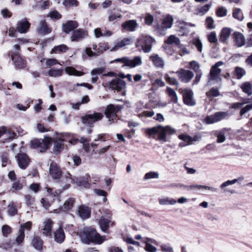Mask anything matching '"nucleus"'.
<instances>
[{"mask_svg": "<svg viewBox=\"0 0 252 252\" xmlns=\"http://www.w3.org/2000/svg\"><path fill=\"white\" fill-rule=\"evenodd\" d=\"M241 88L243 91L247 94L248 95H250L252 94V86L251 84L249 82L243 83L241 86Z\"/></svg>", "mask_w": 252, "mask_h": 252, "instance_id": "44", "label": "nucleus"}, {"mask_svg": "<svg viewBox=\"0 0 252 252\" xmlns=\"http://www.w3.org/2000/svg\"><path fill=\"white\" fill-rule=\"evenodd\" d=\"M65 145L64 140L59 138L53 140V146L52 148V153L56 156L59 155L61 153L64 149Z\"/></svg>", "mask_w": 252, "mask_h": 252, "instance_id": "17", "label": "nucleus"}, {"mask_svg": "<svg viewBox=\"0 0 252 252\" xmlns=\"http://www.w3.org/2000/svg\"><path fill=\"white\" fill-rule=\"evenodd\" d=\"M180 79L184 83L189 82L193 77V73L189 70H185L181 69L177 72Z\"/></svg>", "mask_w": 252, "mask_h": 252, "instance_id": "18", "label": "nucleus"}, {"mask_svg": "<svg viewBox=\"0 0 252 252\" xmlns=\"http://www.w3.org/2000/svg\"><path fill=\"white\" fill-rule=\"evenodd\" d=\"M37 30L39 33L42 34H48L51 32V29L48 27L45 20L40 21Z\"/></svg>", "mask_w": 252, "mask_h": 252, "instance_id": "27", "label": "nucleus"}, {"mask_svg": "<svg viewBox=\"0 0 252 252\" xmlns=\"http://www.w3.org/2000/svg\"><path fill=\"white\" fill-rule=\"evenodd\" d=\"M223 62L219 61L213 65L210 69L209 73V81L211 80H217L219 78L221 70L219 67L223 64Z\"/></svg>", "mask_w": 252, "mask_h": 252, "instance_id": "13", "label": "nucleus"}, {"mask_svg": "<svg viewBox=\"0 0 252 252\" xmlns=\"http://www.w3.org/2000/svg\"><path fill=\"white\" fill-rule=\"evenodd\" d=\"M109 87L112 90H116L118 92H120L125 88L126 83L125 81L121 79L116 78L110 82Z\"/></svg>", "mask_w": 252, "mask_h": 252, "instance_id": "19", "label": "nucleus"}, {"mask_svg": "<svg viewBox=\"0 0 252 252\" xmlns=\"http://www.w3.org/2000/svg\"><path fill=\"white\" fill-rule=\"evenodd\" d=\"M217 142L219 143L223 142L225 140V132L223 130H221L218 132L217 135Z\"/></svg>", "mask_w": 252, "mask_h": 252, "instance_id": "58", "label": "nucleus"}, {"mask_svg": "<svg viewBox=\"0 0 252 252\" xmlns=\"http://www.w3.org/2000/svg\"><path fill=\"white\" fill-rule=\"evenodd\" d=\"M53 223V221L50 219H47L44 221L43 228H41L44 235L49 236L51 235Z\"/></svg>", "mask_w": 252, "mask_h": 252, "instance_id": "24", "label": "nucleus"}, {"mask_svg": "<svg viewBox=\"0 0 252 252\" xmlns=\"http://www.w3.org/2000/svg\"><path fill=\"white\" fill-rule=\"evenodd\" d=\"M32 244L35 249L41 250L42 247L43 241L39 237L34 236L32 241Z\"/></svg>", "mask_w": 252, "mask_h": 252, "instance_id": "42", "label": "nucleus"}, {"mask_svg": "<svg viewBox=\"0 0 252 252\" xmlns=\"http://www.w3.org/2000/svg\"><path fill=\"white\" fill-rule=\"evenodd\" d=\"M235 44L237 47H241L245 43V38L243 34L239 32H235L232 34Z\"/></svg>", "mask_w": 252, "mask_h": 252, "instance_id": "25", "label": "nucleus"}, {"mask_svg": "<svg viewBox=\"0 0 252 252\" xmlns=\"http://www.w3.org/2000/svg\"><path fill=\"white\" fill-rule=\"evenodd\" d=\"M64 71L66 74L69 75H73L75 76H80L84 74L83 72L79 71L75 68L72 66H68L65 67Z\"/></svg>", "mask_w": 252, "mask_h": 252, "instance_id": "37", "label": "nucleus"}, {"mask_svg": "<svg viewBox=\"0 0 252 252\" xmlns=\"http://www.w3.org/2000/svg\"><path fill=\"white\" fill-rule=\"evenodd\" d=\"M75 199L73 198H69L66 200L63 206L60 208L62 211L65 212L71 209L74 204Z\"/></svg>", "mask_w": 252, "mask_h": 252, "instance_id": "41", "label": "nucleus"}, {"mask_svg": "<svg viewBox=\"0 0 252 252\" xmlns=\"http://www.w3.org/2000/svg\"><path fill=\"white\" fill-rule=\"evenodd\" d=\"M208 41L211 43H216L218 41L216 34L215 32H211L207 35Z\"/></svg>", "mask_w": 252, "mask_h": 252, "instance_id": "55", "label": "nucleus"}, {"mask_svg": "<svg viewBox=\"0 0 252 252\" xmlns=\"http://www.w3.org/2000/svg\"><path fill=\"white\" fill-rule=\"evenodd\" d=\"M30 26V23L26 19H24L17 22L16 29L18 32L24 33L28 31Z\"/></svg>", "mask_w": 252, "mask_h": 252, "instance_id": "21", "label": "nucleus"}, {"mask_svg": "<svg viewBox=\"0 0 252 252\" xmlns=\"http://www.w3.org/2000/svg\"><path fill=\"white\" fill-rule=\"evenodd\" d=\"M52 141V139L50 137L44 136L43 140L35 139L31 141V147L36 149L37 151L40 153L45 152Z\"/></svg>", "mask_w": 252, "mask_h": 252, "instance_id": "3", "label": "nucleus"}, {"mask_svg": "<svg viewBox=\"0 0 252 252\" xmlns=\"http://www.w3.org/2000/svg\"><path fill=\"white\" fill-rule=\"evenodd\" d=\"M246 72L244 68L240 67H236L234 71V75L238 79H241L246 75Z\"/></svg>", "mask_w": 252, "mask_h": 252, "instance_id": "47", "label": "nucleus"}, {"mask_svg": "<svg viewBox=\"0 0 252 252\" xmlns=\"http://www.w3.org/2000/svg\"><path fill=\"white\" fill-rule=\"evenodd\" d=\"M80 237L82 242L86 244H101L105 240V236H101L95 229L91 227H84L80 232Z\"/></svg>", "mask_w": 252, "mask_h": 252, "instance_id": "1", "label": "nucleus"}, {"mask_svg": "<svg viewBox=\"0 0 252 252\" xmlns=\"http://www.w3.org/2000/svg\"><path fill=\"white\" fill-rule=\"evenodd\" d=\"M159 203L161 205H168L173 204V199L169 197L160 198L158 200Z\"/></svg>", "mask_w": 252, "mask_h": 252, "instance_id": "51", "label": "nucleus"}, {"mask_svg": "<svg viewBox=\"0 0 252 252\" xmlns=\"http://www.w3.org/2000/svg\"><path fill=\"white\" fill-rule=\"evenodd\" d=\"M154 41V39L151 36L142 35L138 38L136 45L137 47L141 46L144 52L149 53L152 49V44Z\"/></svg>", "mask_w": 252, "mask_h": 252, "instance_id": "6", "label": "nucleus"}, {"mask_svg": "<svg viewBox=\"0 0 252 252\" xmlns=\"http://www.w3.org/2000/svg\"><path fill=\"white\" fill-rule=\"evenodd\" d=\"M244 179V177L241 176L239 177L236 179H234L232 180H228L221 184V185L220 186V188L223 190L224 192H227V190L225 189L226 187H227L228 186L233 185L236 183L241 184Z\"/></svg>", "mask_w": 252, "mask_h": 252, "instance_id": "26", "label": "nucleus"}, {"mask_svg": "<svg viewBox=\"0 0 252 252\" xmlns=\"http://www.w3.org/2000/svg\"><path fill=\"white\" fill-rule=\"evenodd\" d=\"M63 68L57 69L53 67L48 70V74L51 77H58L63 75Z\"/></svg>", "mask_w": 252, "mask_h": 252, "instance_id": "39", "label": "nucleus"}, {"mask_svg": "<svg viewBox=\"0 0 252 252\" xmlns=\"http://www.w3.org/2000/svg\"><path fill=\"white\" fill-rule=\"evenodd\" d=\"M122 15L118 12L116 11H111L108 15V20L109 22L117 21L119 19L121 18Z\"/></svg>", "mask_w": 252, "mask_h": 252, "instance_id": "45", "label": "nucleus"}, {"mask_svg": "<svg viewBox=\"0 0 252 252\" xmlns=\"http://www.w3.org/2000/svg\"><path fill=\"white\" fill-rule=\"evenodd\" d=\"M231 32V30L228 28H224L222 29L220 37L219 38L220 41L223 42L226 41L229 37Z\"/></svg>", "mask_w": 252, "mask_h": 252, "instance_id": "35", "label": "nucleus"}, {"mask_svg": "<svg viewBox=\"0 0 252 252\" xmlns=\"http://www.w3.org/2000/svg\"><path fill=\"white\" fill-rule=\"evenodd\" d=\"M133 42L132 37L125 38L117 42L111 49V51H115L119 48H123L126 46L131 44Z\"/></svg>", "mask_w": 252, "mask_h": 252, "instance_id": "22", "label": "nucleus"}, {"mask_svg": "<svg viewBox=\"0 0 252 252\" xmlns=\"http://www.w3.org/2000/svg\"><path fill=\"white\" fill-rule=\"evenodd\" d=\"M17 209L13 204L8 206L7 213L9 215L12 216L17 214Z\"/></svg>", "mask_w": 252, "mask_h": 252, "instance_id": "64", "label": "nucleus"}, {"mask_svg": "<svg viewBox=\"0 0 252 252\" xmlns=\"http://www.w3.org/2000/svg\"><path fill=\"white\" fill-rule=\"evenodd\" d=\"M150 59L152 61L153 63L157 67L162 68L164 66V63L162 58L159 57L158 55H153L150 57Z\"/></svg>", "mask_w": 252, "mask_h": 252, "instance_id": "33", "label": "nucleus"}, {"mask_svg": "<svg viewBox=\"0 0 252 252\" xmlns=\"http://www.w3.org/2000/svg\"><path fill=\"white\" fill-rule=\"evenodd\" d=\"M88 35V32L83 29H78L73 31L70 39L71 41L78 42Z\"/></svg>", "mask_w": 252, "mask_h": 252, "instance_id": "14", "label": "nucleus"}, {"mask_svg": "<svg viewBox=\"0 0 252 252\" xmlns=\"http://www.w3.org/2000/svg\"><path fill=\"white\" fill-rule=\"evenodd\" d=\"M233 17L239 21H242L244 19L243 14L240 8H235L233 10Z\"/></svg>", "mask_w": 252, "mask_h": 252, "instance_id": "46", "label": "nucleus"}, {"mask_svg": "<svg viewBox=\"0 0 252 252\" xmlns=\"http://www.w3.org/2000/svg\"><path fill=\"white\" fill-rule=\"evenodd\" d=\"M173 131V130L171 126H163L161 125L149 128L146 130V132L150 136L156 138L157 136L158 140L163 142L166 141V136L172 134Z\"/></svg>", "mask_w": 252, "mask_h": 252, "instance_id": "2", "label": "nucleus"}, {"mask_svg": "<svg viewBox=\"0 0 252 252\" xmlns=\"http://www.w3.org/2000/svg\"><path fill=\"white\" fill-rule=\"evenodd\" d=\"M48 16L54 20H58L62 18V15L57 11L54 10L49 12Z\"/></svg>", "mask_w": 252, "mask_h": 252, "instance_id": "53", "label": "nucleus"}, {"mask_svg": "<svg viewBox=\"0 0 252 252\" xmlns=\"http://www.w3.org/2000/svg\"><path fill=\"white\" fill-rule=\"evenodd\" d=\"M104 116L102 113L94 112L81 117L82 122L86 125L92 126L94 123L102 120Z\"/></svg>", "mask_w": 252, "mask_h": 252, "instance_id": "8", "label": "nucleus"}, {"mask_svg": "<svg viewBox=\"0 0 252 252\" xmlns=\"http://www.w3.org/2000/svg\"><path fill=\"white\" fill-rule=\"evenodd\" d=\"M78 26V23L75 21H68L62 25V30L66 33L76 29Z\"/></svg>", "mask_w": 252, "mask_h": 252, "instance_id": "23", "label": "nucleus"}, {"mask_svg": "<svg viewBox=\"0 0 252 252\" xmlns=\"http://www.w3.org/2000/svg\"><path fill=\"white\" fill-rule=\"evenodd\" d=\"M193 44L196 47L198 52H201L202 51V44L199 38H195L192 41Z\"/></svg>", "mask_w": 252, "mask_h": 252, "instance_id": "52", "label": "nucleus"}, {"mask_svg": "<svg viewBox=\"0 0 252 252\" xmlns=\"http://www.w3.org/2000/svg\"><path fill=\"white\" fill-rule=\"evenodd\" d=\"M15 52L10 51L9 54L11 56V60L15 65V66L18 68H23L26 66V62L22 58L19 54L20 51V46L15 44L14 46Z\"/></svg>", "mask_w": 252, "mask_h": 252, "instance_id": "4", "label": "nucleus"}, {"mask_svg": "<svg viewBox=\"0 0 252 252\" xmlns=\"http://www.w3.org/2000/svg\"><path fill=\"white\" fill-rule=\"evenodd\" d=\"M25 238V233L23 229H20L18 232V235L16 239V242L19 244L23 242Z\"/></svg>", "mask_w": 252, "mask_h": 252, "instance_id": "56", "label": "nucleus"}, {"mask_svg": "<svg viewBox=\"0 0 252 252\" xmlns=\"http://www.w3.org/2000/svg\"><path fill=\"white\" fill-rule=\"evenodd\" d=\"M174 44L177 45L179 48V53L181 56H184L186 54L189 53V51L184 45L182 44L180 42V40L178 38L174 36Z\"/></svg>", "mask_w": 252, "mask_h": 252, "instance_id": "34", "label": "nucleus"}, {"mask_svg": "<svg viewBox=\"0 0 252 252\" xmlns=\"http://www.w3.org/2000/svg\"><path fill=\"white\" fill-rule=\"evenodd\" d=\"M118 111V108L114 105L110 104L106 107L105 110V114L110 124L114 123L117 120Z\"/></svg>", "mask_w": 252, "mask_h": 252, "instance_id": "10", "label": "nucleus"}, {"mask_svg": "<svg viewBox=\"0 0 252 252\" xmlns=\"http://www.w3.org/2000/svg\"><path fill=\"white\" fill-rule=\"evenodd\" d=\"M201 137L202 136L199 133L195 135L193 137L186 134L179 135V139L183 141L179 144V146L180 147H184L192 144L195 142L199 141L201 140Z\"/></svg>", "mask_w": 252, "mask_h": 252, "instance_id": "9", "label": "nucleus"}, {"mask_svg": "<svg viewBox=\"0 0 252 252\" xmlns=\"http://www.w3.org/2000/svg\"><path fill=\"white\" fill-rule=\"evenodd\" d=\"M172 17L170 15H168L164 19H163L161 26V28L167 29L170 28L172 24Z\"/></svg>", "mask_w": 252, "mask_h": 252, "instance_id": "43", "label": "nucleus"}, {"mask_svg": "<svg viewBox=\"0 0 252 252\" xmlns=\"http://www.w3.org/2000/svg\"><path fill=\"white\" fill-rule=\"evenodd\" d=\"M115 62H121L124 63L125 66L130 68H134L142 64L141 58L138 56L135 57L133 59H130L128 57H125L122 58H118L114 60Z\"/></svg>", "mask_w": 252, "mask_h": 252, "instance_id": "7", "label": "nucleus"}, {"mask_svg": "<svg viewBox=\"0 0 252 252\" xmlns=\"http://www.w3.org/2000/svg\"><path fill=\"white\" fill-rule=\"evenodd\" d=\"M17 163L20 168L25 169L29 164L30 158H17Z\"/></svg>", "mask_w": 252, "mask_h": 252, "instance_id": "48", "label": "nucleus"}, {"mask_svg": "<svg viewBox=\"0 0 252 252\" xmlns=\"http://www.w3.org/2000/svg\"><path fill=\"white\" fill-rule=\"evenodd\" d=\"M94 192L98 196H103L102 200L104 202H106L107 201V199L106 196L107 193L105 191L100 189H94Z\"/></svg>", "mask_w": 252, "mask_h": 252, "instance_id": "49", "label": "nucleus"}, {"mask_svg": "<svg viewBox=\"0 0 252 252\" xmlns=\"http://www.w3.org/2000/svg\"><path fill=\"white\" fill-rule=\"evenodd\" d=\"M43 67H50L52 66L60 64L58 60L55 59H43L41 60Z\"/></svg>", "mask_w": 252, "mask_h": 252, "instance_id": "32", "label": "nucleus"}, {"mask_svg": "<svg viewBox=\"0 0 252 252\" xmlns=\"http://www.w3.org/2000/svg\"><path fill=\"white\" fill-rule=\"evenodd\" d=\"M211 3H208L203 6H198L196 10V14L201 16L204 15L209 11V10L211 7Z\"/></svg>", "mask_w": 252, "mask_h": 252, "instance_id": "40", "label": "nucleus"}, {"mask_svg": "<svg viewBox=\"0 0 252 252\" xmlns=\"http://www.w3.org/2000/svg\"><path fill=\"white\" fill-rule=\"evenodd\" d=\"M214 20L211 17H208L206 19V27L209 29H213L214 28Z\"/></svg>", "mask_w": 252, "mask_h": 252, "instance_id": "61", "label": "nucleus"}, {"mask_svg": "<svg viewBox=\"0 0 252 252\" xmlns=\"http://www.w3.org/2000/svg\"><path fill=\"white\" fill-rule=\"evenodd\" d=\"M75 184L77 186L84 187L85 188H88L90 187L91 182L90 176L88 174H86L85 176L75 178Z\"/></svg>", "mask_w": 252, "mask_h": 252, "instance_id": "20", "label": "nucleus"}, {"mask_svg": "<svg viewBox=\"0 0 252 252\" xmlns=\"http://www.w3.org/2000/svg\"><path fill=\"white\" fill-rule=\"evenodd\" d=\"M180 92L183 97L185 104L189 106H193L195 104V101L193 98V92L189 88L181 89Z\"/></svg>", "mask_w": 252, "mask_h": 252, "instance_id": "11", "label": "nucleus"}, {"mask_svg": "<svg viewBox=\"0 0 252 252\" xmlns=\"http://www.w3.org/2000/svg\"><path fill=\"white\" fill-rule=\"evenodd\" d=\"M85 52L86 54L89 56V57H92L95 56H98L101 54L102 53V51L100 50L98 51L97 52H93L90 48H86L85 50Z\"/></svg>", "mask_w": 252, "mask_h": 252, "instance_id": "57", "label": "nucleus"}, {"mask_svg": "<svg viewBox=\"0 0 252 252\" xmlns=\"http://www.w3.org/2000/svg\"><path fill=\"white\" fill-rule=\"evenodd\" d=\"M69 48L65 44L55 46L51 50V53L60 54L66 52Z\"/></svg>", "mask_w": 252, "mask_h": 252, "instance_id": "38", "label": "nucleus"}, {"mask_svg": "<svg viewBox=\"0 0 252 252\" xmlns=\"http://www.w3.org/2000/svg\"><path fill=\"white\" fill-rule=\"evenodd\" d=\"M122 26L124 29L132 32L135 30L137 24L135 20H128L124 23Z\"/></svg>", "mask_w": 252, "mask_h": 252, "instance_id": "31", "label": "nucleus"}, {"mask_svg": "<svg viewBox=\"0 0 252 252\" xmlns=\"http://www.w3.org/2000/svg\"><path fill=\"white\" fill-rule=\"evenodd\" d=\"M2 136L4 139L3 142L8 143L16 136V134L13 131L10 130L6 127L1 126L0 127V138Z\"/></svg>", "mask_w": 252, "mask_h": 252, "instance_id": "15", "label": "nucleus"}, {"mask_svg": "<svg viewBox=\"0 0 252 252\" xmlns=\"http://www.w3.org/2000/svg\"><path fill=\"white\" fill-rule=\"evenodd\" d=\"M78 1L76 0H64L63 4L66 7H70L71 6H77Z\"/></svg>", "mask_w": 252, "mask_h": 252, "instance_id": "60", "label": "nucleus"}, {"mask_svg": "<svg viewBox=\"0 0 252 252\" xmlns=\"http://www.w3.org/2000/svg\"><path fill=\"white\" fill-rule=\"evenodd\" d=\"M184 188L188 190H196L203 189L204 186L197 184H193L189 186H184Z\"/></svg>", "mask_w": 252, "mask_h": 252, "instance_id": "50", "label": "nucleus"}, {"mask_svg": "<svg viewBox=\"0 0 252 252\" xmlns=\"http://www.w3.org/2000/svg\"><path fill=\"white\" fill-rule=\"evenodd\" d=\"M55 241L58 243H62L65 239V234L63 229L61 227L56 230L54 233Z\"/></svg>", "mask_w": 252, "mask_h": 252, "instance_id": "28", "label": "nucleus"}, {"mask_svg": "<svg viewBox=\"0 0 252 252\" xmlns=\"http://www.w3.org/2000/svg\"><path fill=\"white\" fill-rule=\"evenodd\" d=\"M206 94L209 97H217L220 95V92L218 89L212 88L210 90V91L206 93Z\"/></svg>", "mask_w": 252, "mask_h": 252, "instance_id": "59", "label": "nucleus"}, {"mask_svg": "<svg viewBox=\"0 0 252 252\" xmlns=\"http://www.w3.org/2000/svg\"><path fill=\"white\" fill-rule=\"evenodd\" d=\"M49 172L52 178L57 181L60 180L62 176V172L61 169L55 162H52L50 163Z\"/></svg>", "mask_w": 252, "mask_h": 252, "instance_id": "16", "label": "nucleus"}, {"mask_svg": "<svg viewBox=\"0 0 252 252\" xmlns=\"http://www.w3.org/2000/svg\"><path fill=\"white\" fill-rule=\"evenodd\" d=\"M110 222V220L101 217L99 220V225L101 230L104 232H107Z\"/></svg>", "mask_w": 252, "mask_h": 252, "instance_id": "36", "label": "nucleus"}, {"mask_svg": "<svg viewBox=\"0 0 252 252\" xmlns=\"http://www.w3.org/2000/svg\"><path fill=\"white\" fill-rule=\"evenodd\" d=\"M57 182L62 184L61 186L63 187V190H64L69 188L70 184H75V179L72 178L69 173L66 172L63 176H62Z\"/></svg>", "mask_w": 252, "mask_h": 252, "instance_id": "12", "label": "nucleus"}, {"mask_svg": "<svg viewBox=\"0 0 252 252\" xmlns=\"http://www.w3.org/2000/svg\"><path fill=\"white\" fill-rule=\"evenodd\" d=\"M189 64L191 68L196 73L201 71L199 69V65L196 61H191L190 62Z\"/></svg>", "mask_w": 252, "mask_h": 252, "instance_id": "63", "label": "nucleus"}, {"mask_svg": "<svg viewBox=\"0 0 252 252\" xmlns=\"http://www.w3.org/2000/svg\"><path fill=\"white\" fill-rule=\"evenodd\" d=\"M227 9L224 7H221L218 8L217 11V15L219 17H224L227 14Z\"/></svg>", "mask_w": 252, "mask_h": 252, "instance_id": "62", "label": "nucleus"}, {"mask_svg": "<svg viewBox=\"0 0 252 252\" xmlns=\"http://www.w3.org/2000/svg\"><path fill=\"white\" fill-rule=\"evenodd\" d=\"M232 115L233 113L229 111L216 112L212 115L206 117L204 119V122L206 124H213L228 118Z\"/></svg>", "mask_w": 252, "mask_h": 252, "instance_id": "5", "label": "nucleus"}, {"mask_svg": "<svg viewBox=\"0 0 252 252\" xmlns=\"http://www.w3.org/2000/svg\"><path fill=\"white\" fill-rule=\"evenodd\" d=\"M187 23H185L182 21H178L176 23V27L177 28L176 31H179L180 33H179V35H185L187 32Z\"/></svg>", "mask_w": 252, "mask_h": 252, "instance_id": "30", "label": "nucleus"}, {"mask_svg": "<svg viewBox=\"0 0 252 252\" xmlns=\"http://www.w3.org/2000/svg\"><path fill=\"white\" fill-rule=\"evenodd\" d=\"M78 214L83 219H87L90 217L91 211L88 207L81 205L78 208Z\"/></svg>", "mask_w": 252, "mask_h": 252, "instance_id": "29", "label": "nucleus"}, {"mask_svg": "<svg viewBox=\"0 0 252 252\" xmlns=\"http://www.w3.org/2000/svg\"><path fill=\"white\" fill-rule=\"evenodd\" d=\"M158 178V172H150L147 173L144 176L145 180H148V179H157Z\"/></svg>", "mask_w": 252, "mask_h": 252, "instance_id": "54", "label": "nucleus"}]
</instances>
